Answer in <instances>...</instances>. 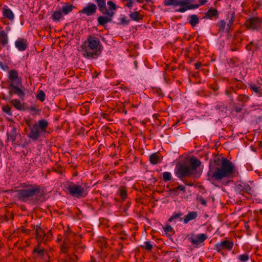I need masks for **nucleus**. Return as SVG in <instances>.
Here are the masks:
<instances>
[{
    "instance_id": "29",
    "label": "nucleus",
    "mask_w": 262,
    "mask_h": 262,
    "mask_svg": "<svg viewBox=\"0 0 262 262\" xmlns=\"http://www.w3.org/2000/svg\"><path fill=\"white\" fill-rule=\"evenodd\" d=\"M7 43V34L4 31H0V43L3 45H6Z\"/></svg>"
},
{
    "instance_id": "17",
    "label": "nucleus",
    "mask_w": 262,
    "mask_h": 262,
    "mask_svg": "<svg viewBox=\"0 0 262 262\" xmlns=\"http://www.w3.org/2000/svg\"><path fill=\"white\" fill-rule=\"evenodd\" d=\"M207 238L204 233L197 234L195 237H191L190 241L194 245H198L204 242Z\"/></svg>"
},
{
    "instance_id": "40",
    "label": "nucleus",
    "mask_w": 262,
    "mask_h": 262,
    "mask_svg": "<svg viewBox=\"0 0 262 262\" xmlns=\"http://www.w3.org/2000/svg\"><path fill=\"white\" fill-rule=\"evenodd\" d=\"M234 18H235V14L234 13L232 12L231 14V18L229 20L228 24H227V27L228 28V29L229 30L233 24L234 21Z\"/></svg>"
},
{
    "instance_id": "1",
    "label": "nucleus",
    "mask_w": 262,
    "mask_h": 262,
    "mask_svg": "<svg viewBox=\"0 0 262 262\" xmlns=\"http://www.w3.org/2000/svg\"><path fill=\"white\" fill-rule=\"evenodd\" d=\"M236 171L233 163L224 157H215L209 162L207 176L209 180L221 181L232 178Z\"/></svg>"
},
{
    "instance_id": "60",
    "label": "nucleus",
    "mask_w": 262,
    "mask_h": 262,
    "mask_svg": "<svg viewBox=\"0 0 262 262\" xmlns=\"http://www.w3.org/2000/svg\"><path fill=\"white\" fill-rule=\"evenodd\" d=\"M172 262H181V261L178 258H177L176 259H173L172 260Z\"/></svg>"
},
{
    "instance_id": "28",
    "label": "nucleus",
    "mask_w": 262,
    "mask_h": 262,
    "mask_svg": "<svg viewBox=\"0 0 262 262\" xmlns=\"http://www.w3.org/2000/svg\"><path fill=\"white\" fill-rule=\"evenodd\" d=\"M249 86L253 92L256 93L258 96H262V89L260 86H256L253 84H250Z\"/></svg>"
},
{
    "instance_id": "14",
    "label": "nucleus",
    "mask_w": 262,
    "mask_h": 262,
    "mask_svg": "<svg viewBox=\"0 0 262 262\" xmlns=\"http://www.w3.org/2000/svg\"><path fill=\"white\" fill-rule=\"evenodd\" d=\"M8 79L11 83L17 85H21V78L18 76V73L15 70H11L9 72Z\"/></svg>"
},
{
    "instance_id": "26",
    "label": "nucleus",
    "mask_w": 262,
    "mask_h": 262,
    "mask_svg": "<svg viewBox=\"0 0 262 262\" xmlns=\"http://www.w3.org/2000/svg\"><path fill=\"white\" fill-rule=\"evenodd\" d=\"M150 162L152 164H157L161 162V157L158 153L152 154L149 157Z\"/></svg>"
},
{
    "instance_id": "38",
    "label": "nucleus",
    "mask_w": 262,
    "mask_h": 262,
    "mask_svg": "<svg viewBox=\"0 0 262 262\" xmlns=\"http://www.w3.org/2000/svg\"><path fill=\"white\" fill-rule=\"evenodd\" d=\"M172 178V176L170 172H164L163 173V179L164 182H167L171 180Z\"/></svg>"
},
{
    "instance_id": "48",
    "label": "nucleus",
    "mask_w": 262,
    "mask_h": 262,
    "mask_svg": "<svg viewBox=\"0 0 262 262\" xmlns=\"http://www.w3.org/2000/svg\"><path fill=\"white\" fill-rule=\"evenodd\" d=\"M182 181L184 183V184L186 185L190 186H192L193 185V182L191 181H189L188 180H184L183 178V180H182Z\"/></svg>"
},
{
    "instance_id": "61",
    "label": "nucleus",
    "mask_w": 262,
    "mask_h": 262,
    "mask_svg": "<svg viewBox=\"0 0 262 262\" xmlns=\"http://www.w3.org/2000/svg\"><path fill=\"white\" fill-rule=\"evenodd\" d=\"M139 3H142L144 0H136Z\"/></svg>"
},
{
    "instance_id": "2",
    "label": "nucleus",
    "mask_w": 262,
    "mask_h": 262,
    "mask_svg": "<svg viewBox=\"0 0 262 262\" xmlns=\"http://www.w3.org/2000/svg\"><path fill=\"white\" fill-rule=\"evenodd\" d=\"M97 4L99 11L103 15L97 18L99 25L104 26L106 24L111 23L115 14V11L117 9L116 4L109 1L106 2V0H94Z\"/></svg>"
},
{
    "instance_id": "15",
    "label": "nucleus",
    "mask_w": 262,
    "mask_h": 262,
    "mask_svg": "<svg viewBox=\"0 0 262 262\" xmlns=\"http://www.w3.org/2000/svg\"><path fill=\"white\" fill-rule=\"evenodd\" d=\"M45 250L41 246L40 243L37 244L33 250V256L36 258H42L45 254Z\"/></svg>"
},
{
    "instance_id": "19",
    "label": "nucleus",
    "mask_w": 262,
    "mask_h": 262,
    "mask_svg": "<svg viewBox=\"0 0 262 262\" xmlns=\"http://www.w3.org/2000/svg\"><path fill=\"white\" fill-rule=\"evenodd\" d=\"M189 163V167L193 171V172L195 173V172L197 168L199 167L201 164V161L199 159L194 157H192L190 158Z\"/></svg>"
},
{
    "instance_id": "37",
    "label": "nucleus",
    "mask_w": 262,
    "mask_h": 262,
    "mask_svg": "<svg viewBox=\"0 0 262 262\" xmlns=\"http://www.w3.org/2000/svg\"><path fill=\"white\" fill-rule=\"evenodd\" d=\"M238 259L241 262H246L249 259V254L247 253L241 254L238 256Z\"/></svg>"
},
{
    "instance_id": "39",
    "label": "nucleus",
    "mask_w": 262,
    "mask_h": 262,
    "mask_svg": "<svg viewBox=\"0 0 262 262\" xmlns=\"http://www.w3.org/2000/svg\"><path fill=\"white\" fill-rule=\"evenodd\" d=\"M3 112L6 113L7 115H8L10 116H12V113L11 112V108L7 105H4L2 107Z\"/></svg>"
},
{
    "instance_id": "7",
    "label": "nucleus",
    "mask_w": 262,
    "mask_h": 262,
    "mask_svg": "<svg viewBox=\"0 0 262 262\" xmlns=\"http://www.w3.org/2000/svg\"><path fill=\"white\" fill-rule=\"evenodd\" d=\"M89 188L88 184L85 183L75 184L71 182L68 185L67 189L71 196L77 199H81L87 196Z\"/></svg>"
},
{
    "instance_id": "30",
    "label": "nucleus",
    "mask_w": 262,
    "mask_h": 262,
    "mask_svg": "<svg viewBox=\"0 0 262 262\" xmlns=\"http://www.w3.org/2000/svg\"><path fill=\"white\" fill-rule=\"evenodd\" d=\"M62 17V13L60 10L58 11H55L51 15L52 19L55 21H59Z\"/></svg>"
},
{
    "instance_id": "57",
    "label": "nucleus",
    "mask_w": 262,
    "mask_h": 262,
    "mask_svg": "<svg viewBox=\"0 0 262 262\" xmlns=\"http://www.w3.org/2000/svg\"><path fill=\"white\" fill-rule=\"evenodd\" d=\"M121 110H122L123 113L125 115H126V114H127V111H126V110H125L124 108H120V111H120V112H121Z\"/></svg>"
},
{
    "instance_id": "44",
    "label": "nucleus",
    "mask_w": 262,
    "mask_h": 262,
    "mask_svg": "<svg viewBox=\"0 0 262 262\" xmlns=\"http://www.w3.org/2000/svg\"><path fill=\"white\" fill-rule=\"evenodd\" d=\"M198 200L200 202V203L204 206H206L207 205V202L204 198L202 196H199L198 198Z\"/></svg>"
},
{
    "instance_id": "5",
    "label": "nucleus",
    "mask_w": 262,
    "mask_h": 262,
    "mask_svg": "<svg viewBox=\"0 0 262 262\" xmlns=\"http://www.w3.org/2000/svg\"><path fill=\"white\" fill-rule=\"evenodd\" d=\"M22 187V189L17 191V197L22 202L33 201L35 196H43L45 194L43 189L37 185L24 184Z\"/></svg>"
},
{
    "instance_id": "64",
    "label": "nucleus",
    "mask_w": 262,
    "mask_h": 262,
    "mask_svg": "<svg viewBox=\"0 0 262 262\" xmlns=\"http://www.w3.org/2000/svg\"><path fill=\"white\" fill-rule=\"evenodd\" d=\"M226 95L230 96V93L228 91H226Z\"/></svg>"
},
{
    "instance_id": "20",
    "label": "nucleus",
    "mask_w": 262,
    "mask_h": 262,
    "mask_svg": "<svg viewBox=\"0 0 262 262\" xmlns=\"http://www.w3.org/2000/svg\"><path fill=\"white\" fill-rule=\"evenodd\" d=\"M198 216V214L196 211L189 212L188 213L183 217L184 223L185 224H187L189 221L195 219Z\"/></svg>"
},
{
    "instance_id": "13",
    "label": "nucleus",
    "mask_w": 262,
    "mask_h": 262,
    "mask_svg": "<svg viewBox=\"0 0 262 262\" xmlns=\"http://www.w3.org/2000/svg\"><path fill=\"white\" fill-rule=\"evenodd\" d=\"M98 8L97 4L93 3H89L86 6L79 11V14H84L88 16L94 15L97 12Z\"/></svg>"
},
{
    "instance_id": "27",
    "label": "nucleus",
    "mask_w": 262,
    "mask_h": 262,
    "mask_svg": "<svg viewBox=\"0 0 262 262\" xmlns=\"http://www.w3.org/2000/svg\"><path fill=\"white\" fill-rule=\"evenodd\" d=\"M129 17L132 19L136 21H139L143 19V16L138 11L130 12Z\"/></svg>"
},
{
    "instance_id": "35",
    "label": "nucleus",
    "mask_w": 262,
    "mask_h": 262,
    "mask_svg": "<svg viewBox=\"0 0 262 262\" xmlns=\"http://www.w3.org/2000/svg\"><path fill=\"white\" fill-rule=\"evenodd\" d=\"M226 23L224 20L219 21L217 24V26L219 28V32H223L224 31Z\"/></svg>"
},
{
    "instance_id": "52",
    "label": "nucleus",
    "mask_w": 262,
    "mask_h": 262,
    "mask_svg": "<svg viewBox=\"0 0 262 262\" xmlns=\"http://www.w3.org/2000/svg\"><path fill=\"white\" fill-rule=\"evenodd\" d=\"M0 67H1V68H2L3 70H6V69H8V66H4V65L3 64V63L1 61H0Z\"/></svg>"
},
{
    "instance_id": "10",
    "label": "nucleus",
    "mask_w": 262,
    "mask_h": 262,
    "mask_svg": "<svg viewBox=\"0 0 262 262\" xmlns=\"http://www.w3.org/2000/svg\"><path fill=\"white\" fill-rule=\"evenodd\" d=\"M245 24L248 29L258 30L261 26L262 20L258 17H250L246 20Z\"/></svg>"
},
{
    "instance_id": "22",
    "label": "nucleus",
    "mask_w": 262,
    "mask_h": 262,
    "mask_svg": "<svg viewBox=\"0 0 262 262\" xmlns=\"http://www.w3.org/2000/svg\"><path fill=\"white\" fill-rule=\"evenodd\" d=\"M12 88L13 89L12 92L17 95L20 98H23L25 96V93L24 91L20 88L17 86V85L14 84L13 83H11L9 85V89Z\"/></svg>"
},
{
    "instance_id": "8",
    "label": "nucleus",
    "mask_w": 262,
    "mask_h": 262,
    "mask_svg": "<svg viewBox=\"0 0 262 262\" xmlns=\"http://www.w3.org/2000/svg\"><path fill=\"white\" fill-rule=\"evenodd\" d=\"M175 174L181 180H183L184 177L192 176L194 173L189 167L188 164L181 163L176 165Z\"/></svg>"
},
{
    "instance_id": "23",
    "label": "nucleus",
    "mask_w": 262,
    "mask_h": 262,
    "mask_svg": "<svg viewBox=\"0 0 262 262\" xmlns=\"http://www.w3.org/2000/svg\"><path fill=\"white\" fill-rule=\"evenodd\" d=\"M10 102L18 111H24L25 109L24 104L18 99H12Z\"/></svg>"
},
{
    "instance_id": "33",
    "label": "nucleus",
    "mask_w": 262,
    "mask_h": 262,
    "mask_svg": "<svg viewBox=\"0 0 262 262\" xmlns=\"http://www.w3.org/2000/svg\"><path fill=\"white\" fill-rule=\"evenodd\" d=\"M246 49L248 51H251L253 53L258 49V45L256 43H254L253 41H250L246 47Z\"/></svg>"
},
{
    "instance_id": "18",
    "label": "nucleus",
    "mask_w": 262,
    "mask_h": 262,
    "mask_svg": "<svg viewBox=\"0 0 262 262\" xmlns=\"http://www.w3.org/2000/svg\"><path fill=\"white\" fill-rule=\"evenodd\" d=\"M16 48L19 51H25L28 47V43L26 39L22 38H18L15 42Z\"/></svg>"
},
{
    "instance_id": "50",
    "label": "nucleus",
    "mask_w": 262,
    "mask_h": 262,
    "mask_svg": "<svg viewBox=\"0 0 262 262\" xmlns=\"http://www.w3.org/2000/svg\"><path fill=\"white\" fill-rule=\"evenodd\" d=\"M176 189L177 190H180L181 191H182L183 192H185V187L183 186V185H179L177 188Z\"/></svg>"
},
{
    "instance_id": "53",
    "label": "nucleus",
    "mask_w": 262,
    "mask_h": 262,
    "mask_svg": "<svg viewBox=\"0 0 262 262\" xmlns=\"http://www.w3.org/2000/svg\"><path fill=\"white\" fill-rule=\"evenodd\" d=\"M0 67H1V68H2L3 70H6V69H8V66H4V65L3 64V63L1 61H0Z\"/></svg>"
},
{
    "instance_id": "63",
    "label": "nucleus",
    "mask_w": 262,
    "mask_h": 262,
    "mask_svg": "<svg viewBox=\"0 0 262 262\" xmlns=\"http://www.w3.org/2000/svg\"><path fill=\"white\" fill-rule=\"evenodd\" d=\"M145 1L148 3H151L152 4L153 3L152 0H145Z\"/></svg>"
},
{
    "instance_id": "47",
    "label": "nucleus",
    "mask_w": 262,
    "mask_h": 262,
    "mask_svg": "<svg viewBox=\"0 0 262 262\" xmlns=\"http://www.w3.org/2000/svg\"><path fill=\"white\" fill-rule=\"evenodd\" d=\"M122 2L127 1V3L126 4L125 6L128 8H132L133 6V0H121Z\"/></svg>"
},
{
    "instance_id": "51",
    "label": "nucleus",
    "mask_w": 262,
    "mask_h": 262,
    "mask_svg": "<svg viewBox=\"0 0 262 262\" xmlns=\"http://www.w3.org/2000/svg\"><path fill=\"white\" fill-rule=\"evenodd\" d=\"M194 66L196 69H199L202 66V63L199 62H196L195 63Z\"/></svg>"
},
{
    "instance_id": "25",
    "label": "nucleus",
    "mask_w": 262,
    "mask_h": 262,
    "mask_svg": "<svg viewBox=\"0 0 262 262\" xmlns=\"http://www.w3.org/2000/svg\"><path fill=\"white\" fill-rule=\"evenodd\" d=\"M188 18L189 23L193 27L196 26V25L199 23V17L196 14L190 15L188 17Z\"/></svg>"
},
{
    "instance_id": "58",
    "label": "nucleus",
    "mask_w": 262,
    "mask_h": 262,
    "mask_svg": "<svg viewBox=\"0 0 262 262\" xmlns=\"http://www.w3.org/2000/svg\"><path fill=\"white\" fill-rule=\"evenodd\" d=\"M69 257H70V258H73V260H74L75 259H78V257L75 254L74 255V258H72V257L71 256H70V255H69Z\"/></svg>"
},
{
    "instance_id": "16",
    "label": "nucleus",
    "mask_w": 262,
    "mask_h": 262,
    "mask_svg": "<svg viewBox=\"0 0 262 262\" xmlns=\"http://www.w3.org/2000/svg\"><path fill=\"white\" fill-rule=\"evenodd\" d=\"M235 190L239 194H243L244 192L250 194L251 188L249 185L241 183L236 186Z\"/></svg>"
},
{
    "instance_id": "32",
    "label": "nucleus",
    "mask_w": 262,
    "mask_h": 262,
    "mask_svg": "<svg viewBox=\"0 0 262 262\" xmlns=\"http://www.w3.org/2000/svg\"><path fill=\"white\" fill-rule=\"evenodd\" d=\"M183 214L181 212H178L177 213H173V214L168 219V222H171L175 219H179L180 221H181L183 220V218L181 217Z\"/></svg>"
},
{
    "instance_id": "45",
    "label": "nucleus",
    "mask_w": 262,
    "mask_h": 262,
    "mask_svg": "<svg viewBox=\"0 0 262 262\" xmlns=\"http://www.w3.org/2000/svg\"><path fill=\"white\" fill-rule=\"evenodd\" d=\"M120 20L121 24L122 25H128L129 22V20L126 19V18L125 17L120 18Z\"/></svg>"
},
{
    "instance_id": "9",
    "label": "nucleus",
    "mask_w": 262,
    "mask_h": 262,
    "mask_svg": "<svg viewBox=\"0 0 262 262\" xmlns=\"http://www.w3.org/2000/svg\"><path fill=\"white\" fill-rule=\"evenodd\" d=\"M36 239L38 243H45L48 240H49L51 237V233L50 231H49L47 233L41 229L39 226H36L34 228Z\"/></svg>"
},
{
    "instance_id": "4",
    "label": "nucleus",
    "mask_w": 262,
    "mask_h": 262,
    "mask_svg": "<svg viewBox=\"0 0 262 262\" xmlns=\"http://www.w3.org/2000/svg\"><path fill=\"white\" fill-rule=\"evenodd\" d=\"M196 0H164L165 6H173L176 8L175 12L184 13L187 10L198 9L200 6L205 4L207 0H199V3H195Z\"/></svg>"
},
{
    "instance_id": "55",
    "label": "nucleus",
    "mask_w": 262,
    "mask_h": 262,
    "mask_svg": "<svg viewBox=\"0 0 262 262\" xmlns=\"http://www.w3.org/2000/svg\"><path fill=\"white\" fill-rule=\"evenodd\" d=\"M30 110L32 111H37V110L35 108V106H31Z\"/></svg>"
},
{
    "instance_id": "41",
    "label": "nucleus",
    "mask_w": 262,
    "mask_h": 262,
    "mask_svg": "<svg viewBox=\"0 0 262 262\" xmlns=\"http://www.w3.org/2000/svg\"><path fill=\"white\" fill-rule=\"evenodd\" d=\"M118 235L119 236V238L122 240L124 241L126 239V236L127 234L126 233L125 231H121L118 232Z\"/></svg>"
},
{
    "instance_id": "54",
    "label": "nucleus",
    "mask_w": 262,
    "mask_h": 262,
    "mask_svg": "<svg viewBox=\"0 0 262 262\" xmlns=\"http://www.w3.org/2000/svg\"><path fill=\"white\" fill-rule=\"evenodd\" d=\"M0 67H1V68H2L3 70H6V69H8V66H4V65L3 64V63L1 61H0Z\"/></svg>"
},
{
    "instance_id": "56",
    "label": "nucleus",
    "mask_w": 262,
    "mask_h": 262,
    "mask_svg": "<svg viewBox=\"0 0 262 262\" xmlns=\"http://www.w3.org/2000/svg\"><path fill=\"white\" fill-rule=\"evenodd\" d=\"M107 246L106 243L104 241L102 243V248H106Z\"/></svg>"
},
{
    "instance_id": "49",
    "label": "nucleus",
    "mask_w": 262,
    "mask_h": 262,
    "mask_svg": "<svg viewBox=\"0 0 262 262\" xmlns=\"http://www.w3.org/2000/svg\"><path fill=\"white\" fill-rule=\"evenodd\" d=\"M248 98L245 95H239L238 97V99L239 101H246V99H247Z\"/></svg>"
},
{
    "instance_id": "3",
    "label": "nucleus",
    "mask_w": 262,
    "mask_h": 262,
    "mask_svg": "<svg viewBox=\"0 0 262 262\" xmlns=\"http://www.w3.org/2000/svg\"><path fill=\"white\" fill-rule=\"evenodd\" d=\"M81 49L84 57L97 58L101 53L102 47L98 38L90 35L81 45Z\"/></svg>"
},
{
    "instance_id": "12",
    "label": "nucleus",
    "mask_w": 262,
    "mask_h": 262,
    "mask_svg": "<svg viewBox=\"0 0 262 262\" xmlns=\"http://www.w3.org/2000/svg\"><path fill=\"white\" fill-rule=\"evenodd\" d=\"M233 247V243L229 240H225L216 244L214 249L219 253L223 254L224 250H231Z\"/></svg>"
},
{
    "instance_id": "24",
    "label": "nucleus",
    "mask_w": 262,
    "mask_h": 262,
    "mask_svg": "<svg viewBox=\"0 0 262 262\" xmlns=\"http://www.w3.org/2000/svg\"><path fill=\"white\" fill-rule=\"evenodd\" d=\"M3 15L5 17L10 20H13L14 17L13 12L10 9L8 8H4L3 10Z\"/></svg>"
},
{
    "instance_id": "11",
    "label": "nucleus",
    "mask_w": 262,
    "mask_h": 262,
    "mask_svg": "<svg viewBox=\"0 0 262 262\" xmlns=\"http://www.w3.org/2000/svg\"><path fill=\"white\" fill-rule=\"evenodd\" d=\"M73 248L72 252L78 253L83 252V247L81 245H78L76 244H69L64 242L61 247V250L63 253H66L71 251V249Z\"/></svg>"
},
{
    "instance_id": "31",
    "label": "nucleus",
    "mask_w": 262,
    "mask_h": 262,
    "mask_svg": "<svg viewBox=\"0 0 262 262\" xmlns=\"http://www.w3.org/2000/svg\"><path fill=\"white\" fill-rule=\"evenodd\" d=\"M74 7L73 5H66L62 7L61 12L62 14L67 15L73 10Z\"/></svg>"
},
{
    "instance_id": "62",
    "label": "nucleus",
    "mask_w": 262,
    "mask_h": 262,
    "mask_svg": "<svg viewBox=\"0 0 262 262\" xmlns=\"http://www.w3.org/2000/svg\"><path fill=\"white\" fill-rule=\"evenodd\" d=\"M241 109L240 108H235V111L236 112H239L241 111Z\"/></svg>"
},
{
    "instance_id": "36",
    "label": "nucleus",
    "mask_w": 262,
    "mask_h": 262,
    "mask_svg": "<svg viewBox=\"0 0 262 262\" xmlns=\"http://www.w3.org/2000/svg\"><path fill=\"white\" fill-rule=\"evenodd\" d=\"M36 97L37 100L43 102L46 98V95L43 91L40 90L37 94Z\"/></svg>"
},
{
    "instance_id": "46",
    "label": "nucleus",
    "mask_w": 262,
    "mask_h": 262,
    "mask_svg": "<svg viewBox=\"0 0 262 262\" xmlns=\"http://www.w3.org/2000/svg\"><path fill=\"white\" fill-rule=\"evenodd\" d=\"M163 228L164 232L166 233L170 232L172 230V228L170 225H167L165 227H164Z\"/></svg>"
},
{
    "instance_id": "34",
    "label": "nucleus",
    "mask_w": 262,
    "mask_h": 262,
    "mask_svg": "<svg viewBox=\"0 0 262 262\" xmlns=\"http://www.w3.org/2000/svg\"><path fill=\"white\" fill-rule=\"evenodd\" d=\"M8 138L11 140L12 142H15V140L16 139V136L17 134L16 133V129L15 127H13L12 130L10 133V134H8Z\"/></svg>"
},
{
    "instance_id": "21",
    "label": "nucleus",
    "mask_w": 262,
    "mask_h": 262,
    "mask_svg": "<svg viewBox=\"0 0 262 262\" xmlns=\"http://www.w3.org/2000/svg\"><path fill=\"white\" fill-rule=\"evenodd\" d=\"M218 16L217 10L214 8H211L205 13L204 18L211 19L213 17H218Z\"/></svg>"
},
{
    "instance_id": "43",
    "label": "nucleus",
    "mask_w": 262,
    "mask_h": 262,
    "mask_svg": "<svg viewBox=\"0 0 262 262\" xmlns=\"http://www.w3.org/2000/svg\"><path fill=\"white\" fill-rule=\"evenodd\" d=\"M145 248L148 251H150L152 248L153 246L151 244V243L149 241H146L145 242Z\"/></svg>"
},
{
    "instance_id": "42",
    "label": "nucleus",
    "mask_w": 262,
    "mask_h": 262,
    "mask_svg": "<svg viewBox=\"0 0 262 262\" xmlns=\"http://www.w3.org/2000/svg\"><path fill=\"white\" fill-rule=\"evenodd\" d=\"M120 194L122 199H125L127 197L126 190L124 188L120 189Z\"/></svg>"
},
{
    "instance_id": "59",
    "label": "nucleus",
    "mask_w": 262,
    "mask_h": 262,
    "mask_svg": "<svg viewBox=\"0 0 262 262\" xmlns=\"http://www.w3.org/2000/svg\"><path fill=\"white\" fill-rule=\"evenodd\" d=\"M231 50L232 51H237L238 50V48L237 47H235V48H232L231 49Z\"/></svg>"
},
{
    "instance_id": "6",
    "label": "nucleus",
    "mask_w": 262,
    "mask_h": 262,
    "mask_svg": "<svg viewBox=\"0 0 262 262\" xmlns=\"http://www.w3.org/2000/svg\"><path fill=\"white\" fill-rule=\"evenodd\" d=\"M49 123L45 119L39 120L37 123L29 125V133L27 136L33 141H36L43 136L47 132Z\"/></svg>"
}]
</instances>
